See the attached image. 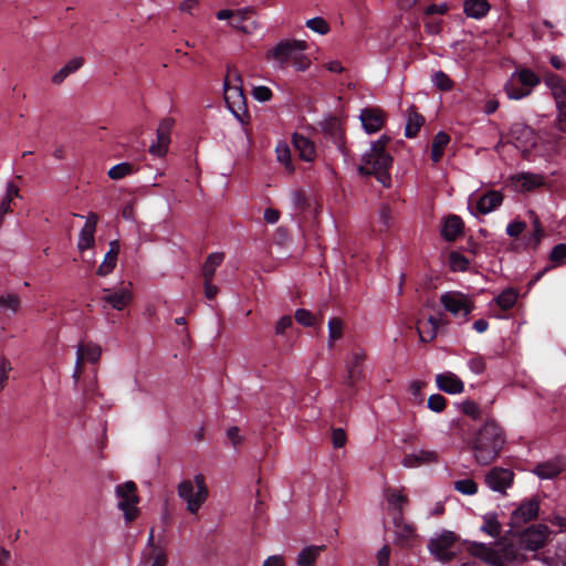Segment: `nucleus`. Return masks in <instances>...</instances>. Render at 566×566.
<instances>
[{"label": "nucleus", "instance_id": "1", "mask_svg": "<svg viewBox=\"0 0 566 566\" xmlns=\"http://www.w3.org/2000/svg\"><path fill=\"white\" fill-rule=\"evenodd\" d=\"M505 443L503 429L494 421L488 420L469 442L475 461L481 465L493 462Z\"/></svg>", "mask_w": 566, "mask_h": 566}, {"label": "nucleus", "instance_id": "2", "mask_svg": "<svg viewBox=\"0 0 566 566\" xmlns=\"http://www.w3.org/2000/svg\"><path fill=\"white\" fill-rule=\"evenodd\" d=\"M389 142L390 137L386 135L373 142L370 150L361 157V165L358 167L360 175L375 176L376 179L387 188L391 186L389 170L394 161L392 156L386 149Z\"/></svg>", "mask_w": 566, "mask_h": 566}, {"label": "nucleus", "instance_id": "3", "mask_svg": "<svg viewBox=\"0 0 566 566\" xmlns=\"http://www.w3.org/2000/svg\"><path fill=\"white\" fill-rule=\"evenodd\" d=\"M366 354L361 349H354L346 360V378L344 380V398H352L357 392V384L365 378L364 366Z\"/></svg>", "mask_w": 566, "mask_h": 566}, {"label": "nucleus", "instance_id": "4", "mask_svg": "<svg viewBox=\"0 0 566 566\" xmlns=\"http://www.w3.org/2000/svg\"><path fill=\"white\" fill-rule=\"evenodd\" d=\"M197 491L195 492L193 483L185 480L178 485V495L187 502V510L196 514L208 496V488L205 478L201 474L195 476Z\"/></svg>", "mask_w": 566, "mask_h": 566}, {"label": "nucleus", "instance_id": "5", "mask_svg": "<svg viewBox=\"0 0 566 566\" xmlns=\"http://www.w3.org/2000/svg\"><path fill=\"white\" fill-rule=\"evenodd\" d=\"M307 43L301 40H282L273 49L266 52V60L274 61L277 67L284 70L290 62L300 53L305 51Z\"/></svg>", "mask_w": 566, "mask_h": 566}, {"label": "nucleus", "instance_id": "6", "mask_svg": "<svg viewBox=\"0 0 566 566\" xmlns=\"http://www.w3.org/2000/svg\"><path fill=\"white\" fill-rule=\"evenodd\" d=\"M521 549L537 552L548 542L551 530L545 524H533L523 531H515Z\"/></svg>", "mask_w": 566, "mask_h": 566}, {"label": "nucleus", "instance_id": "7", "mask_svg": "<svg viewBox=\"0 0 566 566\" xmlns=\"http://www.w3.org/2000/svg\"><path fill=\"white\" fill-rule=\"evenodd\" d=\"M443 308L454 317L467 318L475 308L472 298L460 292L449 291L440 296Z\"/></svg>", "mask_w": 566, "mask_h": 566}, {"label": "nucleus", "instance_id": "8", "mask_svg": "<svg viewBox=\"0 0 566 566\" xmlns=\"http://www.w3.org/2000/svg\"><path fill=\"white\" fill-rule=\"evenodd\" d=\"M136 492L137 486L133 481L118 484L115 490L116 496L118 497V509L124 512L127 523L133 522L139 513L136 506L139 501Z\"/></svg>", "mask_w": 566, "mask_h": 566}, {"label": "nucleus", "instance_id": "9", "mask_svg": "<svg viewBox=\"0 0 566 566\" xmlns=\"http://www.w3.org/2000/svg\"><path fill=\"white\" fill-rule=\"evenodd\" d=\"M224 102L229 111L241 124L249 123L250 114L243 87L228 86L227 84L224 87Z\"/></svg>", "mask_w": 566, "mask_h": 566}, {"label": "nucleus", "instance_id": "10", "mask_svg": "<svg viewBox=\"0 0 566 566\" xmlns=\"http://www.w3.org/2000/svg\"><path fill=\"white\" fill-rule=\"evenodd\" d=\"M102 355V347L93 342H81L76 349V361L73 373V379L75 382L80 381V378L84 370L86 363L95 365L98 363Z\"/></svg>", "mask_w": 566, "mask_h": 566}, {"label": "nucleus", "instance_id": "11", "mask_svg": "<svg viewBox=\"0 0 566 566\" xmlns=\"http://www.w3.org/2000/svg\"><path fill=\"white\" fill-rule=\"evenodd\" d=\"M539 512V500L536 496L525 499L512 512L510 526L512 531H517L524 524L537 518Z\"/></svg>", "mask_w": 566, "mask_h": 566}, {"label": "nucleus", "instance_id": "12", "mask_svg": "<svg viewBox=\"0 0 566 566\" xmlns=\"http://www.w3.org/2000/svg\"><path fill=\"white\" fill-rule=\"evenodd\" d=\"M514 480V473L510 469L500 467L492 468L485 474V484L494 492L505 493L506 489L510 488Z\"/></svg>", "mask_w": 566, "mask_h": 566}, {"label": "nucleus", "instance_id": "13", "mask_svg": "<svg viewBox=\"0 0 566 566\" xmlns=\"http://www.w3.org/2000/svg\"><path fill=\"white\" fill-rule=\"evenodd\" d=\"M132 283L122 285L118 289H105L104 295L101 297L103 302L116 311L124 310L132 302Z\"/></svg>", "mask_w": 566, "mask_h": 566}, {"label": "nucleus", "instance_id": "14", "mask_svg": "<svg viewBox=\"0 0 566 566\" xmlns=\"http://www.w3.org/2000/svg\"><path fill=\"white\" fill-rule=\"evenodd\" d=\"M454 542L455 535L452 532H447L438 538L432 539L429 544V548L437 559L449 562L455 556V553L450 551Z\"/></svg>", "mask_w": 566, "mask_h": 566}, {"label": "nucleus", "instance_id": "15", "mask_svg": "<svg viewBox=\"0 0 566 566\" xmlns=\"http://www.w3.org/2000/svg\"><path fill=\"white\" fill-rule=\"evenodd\" d=\"M566 469V457L556 455L553 459H549L544 462L537 463L533 473H535L539 479H554L559 475Z\"/></svg>", "mask_w": 566, "mask_h": 566}, {"label": "nucleus", "instance_id": "16", "mask_svg": "<svg viewBox=\"0 0 566 566\" xmlns=\"http://www.w3.org/2000/svg\"><path fill=\"white\" fill-rule=\"evenodd\" d=\"M360 122L366 133L374 134L379 132L385 125V113L375 107L364 108L360 113Z\"/></svg>", "mask_w": 566, "mask_h": 566}, {"label": "nucleus", "instance_id": "17", "mask_svg": "<svg viewBox=\"0 0 566 566\" xmlns=\"http://www.w3.org/2000/svg\"><path fill=\"white\" fill-rule=\"evenodd\" d=\"M175 120L170 117L164 118L157 128V144L150 146L149 151L158 156H164L168 150L170 143V133Z\"/></svg>", "mask_w": 566, "mask_h": 566}, {"label": "nucleus", "instance_id": "18", "mask_svg": "<svg viewBox=\"0 0 566 566\" xmlns=\"http://www.w3.org/2000/svg\"><path fill=\"white\" fill-rule=\"evenodd\" d=\"M98 217L96 213H90L84 227L82 228L78 237L77 248L81 252L92 248L95 239L94 234L96 231Z\"/></svg>", "mask_w": 566, "mask_h": 566}, {"label": "nucleus", "instance_id": "19", "mask_svg": "<svg viewBox=\"0 0 566 566\" xmlns=\"http://www.w3.org/2000/svg\"><path fill=\"white\" fill-rule=\"evenodd\" d=\"M436 384L440 390L450 395L460 394L464 390L463 381L451 371L438 374Z\"/></svg>", "mask_w": 566, "mask_h": 566}, {"label": "nucleus", "instance_id": "20", "mask_svg": "<svg viewBox=\"0 0 566 566\" xmlns=\"http://www.w3.org/2000/svg\"><path fill=\"white\" fill-rule=\"evenodd\" d=\"M292 144L302 160L311 163L315 159V145L310 138L302 134L294 133L292 136Z\"/></svg>", "mask_w": 566, "mask_h": 566}, {"label": "nucleus", "instance_id": "21", "mask_svg": "<svg viewBox=\"0 0 566 566\" xmlns=\"http://www.w3.org/2000/svg\"><path fill=\"white\" fill-rule=\"evenodd\" d=\"M464 223L459 216L450 214L444 219L441 235L448 242H453L462 234Z\"/></svg>", "mask_w": 566, "mask_h": 566}, {"label": "nucleus", "instance_id": "22", "mask_svg": "<svg viewBox=\"0 0 566 566\" xmlns=\"http://www.w3.org/2000/svg\"><path fill=\"white\" fill-rule=\"evenodd\" d=\"M386 499L388 504L394 507V524L396 527H400V523L402 521V506L408 503V496L402 494L397 489H387L386 490Z\"/></svg>", "mask_w": 566, "mask_h": 566}, {"label": "nucleus", "instance_id": "23", "mask_svg": "<svg viewBox=\"0 0 566 566\" xmlns=\"http://www.w3.org/2000/svg\"><path fill=\"white\" fill-rule=\"evenodd\" d=\"M503 195L496 190H489L483 193L476 203V210L481 214H488L502 205Z\"/></svg>", "mask_w": 566, "mask_h": 566}, {"label": "nucleus", "instance_id": "24", "mask_svg": "<svg viewBox=\"0 0 566 566\" xmlns=\"http://www.w3.org/2000/svg\"><path fill=\"white\" fill-rule=\"evenodd\" d=\"M468 551L472 556L488 564L496 565L499 563L500 557L497 552L484 543L473 542L469 545Z\"/></svg>", "mask_w": 566, "mask_h": 566}, {"label": "nucleus", "instance_id": "25", "mask_svg": "<svg viewBox=\"0 0 566 566\" xmlns=\"http://www.w3.org/2000/svg\"><path fill=\"white\" fill-rule=\"evenodd\" d=\"M438 461V454L434 451L420 450L417 453L406 454L402 459V465L406 468H417Z\"/></svg>", "mask_w": 566, "mask_h": 566}, {"label": "nucleus", "instance_id": "26", "mask_svg": "<svg viewBox=\"0 0 566 566\" xmlns=\"http://www.w3.org/2000/svg\"><path fill=\"white\" fill-rule=\"evenodd\" d=\"M491 10V4L488 0H465L463 3V11L467 17L481 20Z\"/></svg>", "mask_w": 566, "mask_h": 566}, {"label": "nucleus", "instance_id": "27", "mask_svg": "<svg viewBox=\"0 0 566 566\" xmlns=\"http://www.w3.org/2000/svg\"><path fill=\"white\" fill-rule=\"evenodd\" d=\"M509 135L512 140L526 146L533 140L534 132L523 123H514L510 128Z\"/></svg>", "mask_w": 566, "mask_h": 566}, {"label": "nucleus", "instance_id": "28", "mask_svg": "<svg viewBox=\"0 0 566 566\" xmlns=\"http://www.w3.org/2000/svg\"><path fill=\"white\" fill-rule=\"evenodd\" d=\"M424 124V117L418 113L415 107L408 109L407 123L405 127V136L407 138H415L422 125Z\"/></svg>", "mask_w": 566, "mask_h": 566}, {"label": "nucleus", "instance_id": "29", "mask_svg": "<svg viewBox=\"0 0 566 566\" xmlns=\"http://www.w3.org/2000/svg\"><path fill=\"white\" fill-rule=\"evenodd\" d=\"M532 214H533V231L523 237V242L527 249L536 250L538 248L543 237L545 235V233H544L542 223L539 221V218L534 213H532Z\"/></svg>", "mask_w": 566, "mask_h": 566}, {"label": "nucleus", "instance_id": "30", "mask_svg": "<svg viewBox=\"0 0 566 566\" xmlns=\"http://www.w3.org/2000/svg\"><path fill=\"white\" fill-rule=\"evenodd\" d=\"M512 78H515L523 87L528 88L530 94L532 90L541 83L539 76L534 71L526 67L515 71Z\"/></svg>", "mask_w": 566, "mask_h": 566}, {"label": "nucleus", "instance_id": "31", "mask_svg": "<svg viewBox=\"0 0 566 566\" xmlns=\"http://www.w3.org/2000/svg\"><path fill=\"white\" fill-rule=\"evenodd\" d=\"M450 143V136L444 132H439L434 135L431 144L430 157L434 164H438L444 154V149Z\"/></svg>", "mask_w": 566, "mask_h": 566}, {"label": "nucleus", "instance_id": "32", "mask_svg": "<svg viewBox=\"0 0 566 566\" xmlns=\"http://www.w3.org/2000/svg\"><path fill=\"white\" fill-rule=\"evenodd\" d=\"M224 254L221 252L210 253L201 269L203 281H212L217 268L223 262Z\"/></svg>", "mask_w": 566, "mask_h": 566}, {"label": "nucleus", "instance_id": "33", "mask_svg": "<svg viewBox=\"0 0 566 566\" xmlns=\"http://www.w3.org/2000/svg\"><path fill=\"white\" fill-rule=\"evenodd\" d=\"M325 551L324 545H312L304 547L298 556H297V565L298 566H315V563L321 554V552Z\"/></svg>", "mask_w": 566, "mask_h": 566}, {"label": "nucleus", "instance_id": "34", "mask_svg": "<svg viewBox=\"0 0 566 566\" xmlns=\"http://www.w3.org/2000/svg\"><path fill=\"white\" fill-rule=\"evenodd\" d=\"M117 255H118V244H117V242H112L111 249L105 254L104 261L98 266L96 274L99 276H105V275L109 274L116 266Z\"/></svg>", "mask_w": 566, "mask_h": 566}, {"label": "nucleus", "instance_id": "35", "mask_svg": "<svg viewBox=\"0 0 566 566\" xmlns=\"http://www.w3.org/2000/svg\"><path fill=\"white\" fill-rule=\"evenodd\" d=\"M520 187L525 191H532L536 188L544 186L545 181L541 175L532 172L518 174L515 178Z\"/></svg>", "mask_w": 566, "mask_h": 566}, {"label": "nucleus", "instance_id": "36", "mask_svg": "<svg viewBox=\"0 0 566 566\" xmlns=\"http://www.w3.org/2000/svg\"><path fill=\"white\" fill-rule=\"evenodd\" d=\"M396 544L400 547H409L412 541L416 538V530L410 524H405L403 520L400 523V527H396Z\"/></svg>", "mask_w": 566, "mask_h": 566}, {"label": "nucleus", "instance_id": "37", "mask_svg": "<svg viewBox=\"0 0 566 566\" xmlns=\"http://www.w3.org/2000/svg\"><path fill=\"white\" fill-rule=\"evenodd\" d=\"M84 64V59L81 56L73 57L70 60L59 72H56L52 82L54 84H61L70 74L77 71Z\"/></svg>", "mask_w": 566, "mask_h": 566}, {"label": "nucleus", "instance_id": "38", "mask_svg": "<svg viewBox=\"0 0 566 566\" xmlns=\"http://www.w3.org/2000/svg\"><path fill=\"white\" fill-rule=\"evenodd\" d=\"M481 531L489 534L492 537H499L502 532V525L497 520L495 513H488L483 516V525Z\"/></svg>", "mask_w": 566, "mask_h": 566}, {"label": "nucleus", "instance_id": "39", "mask_svg": "<svg viewBox=\"0 0 566 566\" xmlns=\"http://www.w3.org/2000/svg\"><path fill=\"white\" fill-rule=\"evenodd\" d=\"M504 91L510 99H522L527 97L530 94V90L523 87L515 78L511 77L504 85Z\"/></svg>", "mask_w": 566, "mask_h": 566}, {"label": "nucleus", "instance_id": "40", "mask_svg": "<svg viewBox=\"0 0 566 566\" xmlns=\"http://www.w3.org/2000/svg\"><path fill=\"white\" fill-rule=\"evenodd\" d=\"M344 335V322L339 317H332L328 321V347L332 348L336 340Z\"/></svg>", "mask_w": 566, "mask_h": 566}, {"label": "nucleus", "instance_id": "41", "mask_svg": "<svg viewBox=\"0 0 566 566\" xmlns=\"http://www.w3.org/2000/svg\"><path fill=\"white\" fill-rule=\"evenodd\" d=\"M449 265L453 272H465L469 270L470 261L458 251H451L449 254Z\"/></svg>", "mask_w": 566, "mask_h": 566}, {"label": "nucleus", "instance_id": "42", "mask_svg": "<svg viewBox=\"0 0 566 566\" xmlns=\"http://www.w3.org/2000/svg\"><path fill=\"white\" fill-rule=\"evenodd\" d=\"M0 308L14 315L20 308V297L14 293L0 295Z\"/></svg>", "mask_w": 566, "mask_h": 566}, {"label": "nucleus", "instance_id": "43", "mask_svg": "<svg viewBox=\"0 0 566 566\" xmlns=\"http://www.w3.org/2000/svg\"><path fill=\"white\" fill-rule=\"evenodd\" d=\"M517 300V293L514 289L504 290L496 298L495 303L504 311L511 310Z\"/></svg>", "mask_w": 566, "mask_h": 566}, {"label": "nucleus", "instance_id": "44", "mask_svg": "<svg viewBox=\"0 0 566 566\" xmlns=\"http://www.w3.org/2000/svg\"><path fill=\"white\" fill-rule=\"evenodd\" d=\"M275 151L277 160L285 166L289 172H293L295 167L292 164L291 149L289 145L285 143H280L277 144Z\"/></svg>", "mask_w": 566, "mask_h": 566}, {"label": "nucleus", "instance_id": "45", "mask_svg": "<svg viewBox=\"0 0 566 566\" xmlns=\"http://www.w3.org/2000/svg\"><path fill=\"white\" fill-rule=\"evenodd\" d=\"M253 13V10L250 8L241 9L234 11V15L230 20V25L243 32H248L247 27L244 25V21L249 18L250 14Z\"/></svg>", "mask_w": 566, "mask_h": 566}, {"label": "nucleus", "instance_id": "46", "mask_svg": "<svg viewBox=\"0 0 566 566\" xmlns=\"http://www.w3.org/2000/svg\"><path fill=\"white\" fill-rule=\"evenodd\" d=\"M134 171V166L129 163H120L115 166H113L107 175L113 180H119Z\"/></svg>", "mask_w": 566, "mask_h": 566}, {"label": "nucleus", "instance_id": "47", "mask_svg": "<svg viewBox=\"0 0 566 566\" xmlns=\"http://www.w3.org/2000/svg\"><path fill=\"white\" fill-rule=\"evenodd\" d=\"M323 130L331 135L335 142L342 139V128L340 123L337 118L331 117L326 119L323 124Z\"/></svg>", "mask_w": 566, "mask_h": 566}, {"label": "nucleus", "instance_id": "48", "mask_svg": "<svg viewBox=\"0 0 566 566\" xmlns=\"http://www.w3.org/2000/svg\"><path fill=\"white\" fill-rule=\"evenodd\" d=\"M454 489L464 495H474L478 492V484L472 479H463L454 482Z\"/></svg>", "mask_w": 566, "mask_h": 566}, {"label": "nucleus", "instance_id": "49", "mask_svg": "<svg viewBox=\"0 0 566 566\" xmlns=\"http://www.w3.org/2000/svg\"><path fill=\"white\" fill-rule=\"evenodd\" d=\"M433 83L442 92L451 91L453 87V81L443 71H437L434 73Z\"/></svg>", "mask_w": 566, "mask_h": 566}, {"label": "nucleus", "instance_id": "50", "mask_svg": "<svg viewBox=\"0 0 566 566\" xmlns=\"http://www.w3.org/2000/svg\"><path fill=\"white\" fill-rule=\"evenodd\" d=\"M549 261L555 265H562L566 262V243L556 244L548 256Z\"/></svg>", "mask_w": 566, "mask_h": 566}, {"label": "nucleus", "instance_id": "51", "mask_svg": "<svg viewBox=\"0 0 566 566\" xmlns=\"http://www.w3.org/2000/svg\"><path fill=\"white\" fill-rule=\"evenodd\" d=\"M379 223L380 232L389 230L392 224L391 209L387 205H382L379 209Z\"/></svg>", "mask_w": 566, "mask_h": 566}, {"label": "nucleus", "instance_id": "52", "mask_svg": "<svg viewBox=\"0 0 566 566\" xmlns=\"http://www.w3.org/2000/svg\"><path fill=\"white\" fill-rule=\"evenodd\" d=\"M306 27L319 34H326L329 31L328 23L321 17H315L306 21Z\"/></svg>", "mask_w": 566, "mask_h": 566}, {"label": "nucleus", "instance_id": "53", "mask_svg": "<svg viewBox=\"0 0 566 566\" xmlns=\"http://www.w3.org/2000/svg\"><path fill=\"white\" fill-rule=\"evenodd\" d=\"M227 84L228 86L242 87L241 73L233 66H228L223 86L226 87Z\"/></svg>", "mask_w": 566, "mask_h": 566}, {"label": "nucleus", "instance_id": "54", "mask_svg": "<svg viewBox=\"0 0 566 566\" xmlns=\"http://www.w3.org/2000/svg\"><path fill=\"white\" fill-rule=\"evenodd\" d=\"M447 406V399L440 394H433L428 398V408L434 412H441Z\"/></svg>", "mask_w": 566, "mask_h": 566}, {"label": "nucleus", "instance_id": "55", "mask_svg": "<svg viewBox=\"0 0 566 566\" xmlns=\"http://www.w3.org/2000/svg\"><path fill=\"white\" fill-rule=\"evenodd\" d=\"M294 317L298 324L306 327H311L315 324V318L313 314L305 308L296 310Z\"/></svg>", "mask_w": 566, "mask_h": 566}, {"label": "nucleus", "instance_id": "56", "mask_svg": "<svg viewBox=\"0 0 566 566\" xmlns=\"http://www.w3.org/2000/svg\"><path fill=\"white\" fill-rule=\"evenodd\" d=\"M470 370L476 375L483 374L486 368V363L483 356L475 355L468 360Z\"/></svg>", "mask_w": 566, "mask_h": 566}, {"label": "nucleus", "instance_id": "57", "mask_svg": "<svg viewBox=\"0 0 566 566\" xmlns=\"http://www.w3.org/2000/svg\"><path fill=\"white\" fill-rule=\"evenodd\" d=\"M461 410L464 415L471 417L474 420L479 419L481 416L480 406L472 400L463 401L461 403Z\"/></svg>", "mask_w": 566, "mask_h": 566}, {"label": "nucleus", "instance_id": "58", "mask_svg": "<svg viewBox=\"0 0 566 566\" xmlns=\"http://www.w3.org/2000/svg\"><path fill=\"white\" fill-rule=\"evenodd\" d=\"M252 96L256 101L264 103V102H269L272 98L273 93L270 87L260 85V86L253 87Z\"/></svg>", "mask_w": 566, "mask_h": 566}, {"label": "nucleus", "instance_id": "59", "mask_svg": "<svg viewBox=\"0 0 566 566\" xmlns=\"http://www.w3.org/2000/svg\"><path fill=\"white\" fill-rule=\"evenodd\" d=\"M331 439L333 447L336 449L343 448L347 442L346 432L342 428H333Z\"/></svg>", "mask_w": 566, "mask_h": 566}, {"label": "nucleus", "instance_id": "60", "mask_svg": "<svg viewBox=\"0 0 566 566\" xmlns=\"http://www.w3.org/2000/svg\"><path fill=\"white\" fill-rule=\"evenodd\" d=\"M428 324L430 325V332H428L427 334H424V332H422V329L420 327H418L420 339L422 342H430V340H432L436 337V334H437L438 319L434 318L433 316H430L429 319H428Z\"/></svg>", "mask_w": 566, "mask_h": 566}, {"label": "nucleus", "instance_id": "61", "mask_svg": "<svg viewBox=\"0 0 566 566\" xmlns=\"http://www.w3.org/2000/svg\"><path fill=\"white\" fill-rule=\"evenodd\" d=\"M556 126L560 132L566 133V102L562 101L560 104H556Z\"/></svg>", "mask_w": 566, "mask_h": 566}, {"label": "nucleus", "instance_id": "62", "mask_svg": "<svg viewBox=\"0 0 566 566\" xmlns=\"http://www.w3.org/2000/svg\"><path fill=\"white\" fill-rule=\"evenodd\" d=\"M526 228V223L523 221H512L506 227V234L511 238H518Z\"/></svg>", "mask_w": 566, "mask_h": 566}, {"label": "nucleus", "instance_id": "63", "mask_svg": "<svg viewBox=\"0 0 566 566\" xmlns=\"http://www.w3.org/2000/svg\"><path fill=\"white\" fill-rule=\"evenodd\" d=\"M304 51H300V53L294 57L292 61L293 66L297 72H304L306 71L310 65L311 61L310 59L303 53Z\"/></svg>", "mask_w": 566, "mask_h": 566}, {"label": "nucleus", "instance_id": "64", "mask_svg": "<svg viewBox=\"0 0 566 566\" xmlns=\"http://www.w3.org/2000/svg\"><path fill=\"white\" fill-rule=\"evenodd\" d=\"M391 554V548L389 545H384L377 553V565L378 566H389V558Z\"/></svg>", "mask_w": 566, "mask_h": 566}]
</instances>
